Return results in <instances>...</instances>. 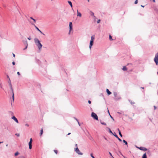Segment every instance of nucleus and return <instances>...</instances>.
I'll list each match as a JSON object with an SVG mask.
<instances>
[{
	"instance_id": "obj_1",
	"label": "nucleus",
	"mask_w": 158,
	"mask_h": 158,
	"mask_svg": "<svg viewBox=\"0 0 158 158\" xmlns=\"http://www.w3.org/2000/svg\"><path fill=\"white\" fill-rule=\"evenodd\" d=\"M34 41L39 49L40 50L42 48V45L40 43V41L37 38H35L34 39Z\"/></svg>"
},
{
	"instance_id": "obj_2",
	"label": "nucleus",
	"mask_w": 158,
	"mask_h": 158,
	"mask_svg": "<svg viewBox=\"0 0 158 158\" xmlns=\"http://www.w3.org/2000/svg\"><path fill=\"white\" fill-rule=\"evenodd\" d=\"M154 60L156 64L157 65L158 64V52L156 54Z\"/></svg>"
},
{
	"instance_id": "obj_3",
	"label": "nucleus",
	"mask_w": 158,
	"mask_h": 158,
	"mask_svg": "<svg viewBox=\"0 0 158 158\" xmlns=\"http://www.w3.org/2000/svg\"><path fill=\"white\" fill-rule=\"evenodd\" d=\"M91 116L94 119L97 120H98V117L97 115L94 112L92 113Z\"/></svg>"
},
{
	"instance_id": "obj_4",
	"label": "nucleus",
	"mask_w": 158,
	"mask_h": 158,
	"mask_svg": "<svg viewBox=\"0 0 158 158\" xmlns=\"http://www.w3.org/2000/svg\"><path fill=\"white\" fill-rule=\"evenodd\" d=\"M75 151L78 155H82L83 154L81 152H80L78 148V147H77V148L75 149Z\"/></svg>"
},
{
	"instance_id": "obj_5",
	"label": "nucleus",
	"mask_w": 158,
	"mask_h": 158,
	"mask_svg": "<svg viewBox=\"0 0 158 158\" xmlns=\"http://www.w3.org/2000/svg\"><path fill=\"white\" fill-rule=\"evenodd\" d=\"M137 148L141 150L145 151H147V149L146 148L144 147H140Z\"/></svg>"
},
{
	"instance_id": "obj_6",
	"label": "nucleus",
	"mask_w": 158,
	"mask_h": 158,
	"mask_svg": "<svg viewBox=\"0 0 158 158\" xmlns=\"http://www.w3.org/2000/svg\"><path fill=\"white\" fill-rule=\"evenodd\" d=\"M11 118L13 119L16 123H19V122L18 121V119L15 116H13Z\"/></svg>"
},
{
	"instance_id": "obj_7",
	"label": "nucleus",
	"mask_w": 158,
	"mask_h": 158,
	"mask_svg": "<svg viewBox=\"0 0 158 158\" xmlns=\"http://www.w3.org/2000/svg\"><path fill=\"white\" fill-rule=\"evenodd\" d=\"M94 41H92V40H90V44H89V48L90 49H91V48L93 44Z\"/></svg>"
},
{
	"instance_id": "obj_8",
	"label": "nucleus",
	"mask_w": 158,
	"mask_h": 158,
	"mask_svg": "<svg viewBox=\"0 0 158 158\" xmlns=\"http://www.w3.org/2000/svg\"><path fill=\"white\" fill-rule=\"evenodd\" d=\"M34 26L35 27L36 29L38 31H39L41 34H43V35H44V34L39 29V28L37 27L35 25H34Z\"/></svg>"
},
{
	"instance_id": "obj_9",
	"label": "nucleus",
	"mask_w": 158,
	"mask_h": 158,
	"mask_svg": "<svg viewBox=\"0 0 158 158\" xmlns=\"http://www.w3.org/2000/svg\"><path fill=\"white\" fill-rule=\"evenodd\" d=\"M114 134L113 135L116 138L118 139V140L119 141H122V140L120 139L117 136V135L115 134V133L114 132Z\"/></svg>"
},
{
	"instance_id": "obj_10",
	"label": "nucleus",
	"mask_w": 158,
	"mask_h": 158,
	"mask_svg": "<svg viewBox=\"0 0 158 158\" xmlns=\"http://www.w3.org/2000/svg\"><path fill=\"white\" fill-rule=\"evenodd\" d=\"M114 96L115 98V99H119V98H117V97L118 95V94L117 92H114Z\"/></svg>"
},
{
	"instance_id": "obj_11",
	"label": "nucleus",
	"mask_w": 158,
	"mask_h": 158,
	"mask_svg": "<svg viewBox=\"0 0 158 158\" xmlns=\"http://www.w3.org/2000/svg\"><path fill=\"white\" fill-rule=\"evenodd\" d=\"M69 26L70 31L72 29V22H70L69 23Z\"/></svg>"
},
{
	"instance_id": "obj_12",
	"label": "nucleus",
	"mask_w": 158,
	"mask_h": 158,
	"mask_svg": "<svg viewBox=\"0 0 158 158\" xmlns=\"http://www.w3.org/2000/svg\"><path fill=\"white\" fill-rule=\"evenodd\" d=\"M9 86L10 87V90H11V92H13L14 90H13V88L12 87V86L11 83H10V84H9Z\"/></svg>"
},
{
	"instance_id": "obj_13",
	"label": "nucleus",
	"mask_w": 158,
	"mask_h": 158,
	"mask_svg": "<svg viewBox=\"0 0 158 158\" xmlns=\"http://www.w3.org/2000/svg\"><path fill=\"white\" fill-rule=\"evenodd\" d=\"M24 43H25L26 44V47L25 48H24L23 49V50H25V49H26L27 48V40H25L24 41Z\"/></svg>"
},
{
	"instance_id": "obj_14",
	"label": "nucleus",
	"mask_w": 158,
	"mask_h": 158,
	"mask_svg": "<svg viewBox=\"0 0 158 158\" xmlns=\"http://www.w3.org/2000/svg\"><path fill=\"white\" fill-rule=\"evenodd\" d=\"M32 142H29L28 143L29 146V148L30 149H31L32 148Z\"/></svg>"
},
{
	"instance_id": "obj_15",
	"label": "nucleus",
	"mask_w": 158,
	"mask_h": 158,
	"mask_svg": "<svg viewBox=\"0 0 158 158\" xmlns=\"http://www.w3.org/2000/svg\"><path fill=\"white\" fill-rule=\"evenodd\" d=\"M77 16H79L80 17H81V14L80 12H78V10H77Z\"/></svg>"
},
{
	"instance_id": "obj_16",
	"label": "nucleus",
	"mask_w": 158,
	"mask_h": 158,
	"mask_svg": "<svg viewBox=\"0 0 158 158\" xmlns=\"http://www.w3.org/2000/svg\"><path fill=\"white\" fill-rule=\"evenodd\" d=\"M106 91L109 95L110 94H111V92L109 91L108 89H106Z\"/></svg>"
},
{
	"instance_id": "obj_17",
	"label": "nucleus",
	"mask_w": 158,
	"mask_h": 158,
	"mask_svg": "<svg viewBox=\"0 0 158 158\" xmlns=\"http://www.w3.org/2000/svg\"><path fill=\"white\" fill-rule=\"evenodd\" d=\"M12 98L13 99V102H14V91L12 92Z\"/></svg>"
},
{
	"instance_id": "obj_18",
	"label": "nucleus",
	"mask_w": 158,
	"mask_h": 158,
	"mask_svg": "<svg viewBox=\"0 0 158 158\" xmlns=\"http://www.w3.org/2000/svg\"><path fill=\"white\" fill-rule=\"evenodd\" d=\"M142 158H147V155L146 153H145L143 154L142 156Z\"/></svg>"
},
{
	"instance_id": "obj_19",
	"label": "nucleus",
	"mask_w": 158,
	"mask_h": 158,
	"mask_svg": "<svg viewBox=\"0 0 158 158\" xmlns=\"http://www.w3.org/2000/svg\"><path fill=\"white\" fill-rule=\"evenodd\" d=\"M95 39L94 35L92 36L91 37V39L90 40L94 41Z\"/></svg>"
},
{
	"instance_id": "obj_20",
	"label": "nucleus",
	"mask_w": 158,
	"mask_h": 158,
	"mask_svg": "<svg viewBox=\"0 0 158 158\" xmlns=\"http://www.w3.org/2000/svg\"><path fill=\"white\" fill-rule=\"evenodd\" d=\"M118 131L119 134V135H120V136L121 137H122L123 135H122V134H121V131H120V130H119V129H118Z\"/></svg>"
},
{
	"instance_id": "obj_21",
	"label": "nucleus",
	"mask_w": 158,
	"mask_h": 158,
	"mask_svg": "<svg viewBox=\"0 0 158 158\" xmlns=\"http://www.w3.org/2000/svg\"><path fill=\"white\" fill-rule=\"evenodd\" d=\"M122 69L123 71H126L127 70V69L126 66H124L123 67Z\"/></svg>"
},
{
	"instance_id": "obj_22",
	"label": "nucleus",
	"mask_w": 158,
	"mask_h": 158,
	"mask_svg": "<svg viewBox=\"0 0 158 158\" xmlns=\"http://www.w3.org/2000/svg\"><path fill=\"white\" fill-rule=\"evenodd\" d=\"M68 2L69 3V4L70 5V6H71V7L72 8V7H73V6H72V2H71V1H68Z\"/></svg>"
},
{
	"instance_id": "obj_23",
	"label": "nucleus",
	"mask_w": 158,
	"mask_h": 158,
	"mask_svg": "<svg viewBox=\"0 0 158 158\" xmlns=\"http://www.w3.org/2000/svg\"><path fill=\"white\" fill-rule=\"evenodd\" d=\"M129 101L130 102L131 104L132 105H133L134 104H135V102H132V101H131L130 100H129Z\"/></svg>"
},
{
	"instance_id": "obj_24",
	"label": "nucleus",
	"mask_w": 158,
	"mask_h": 158,
	"mask_svg": "<svg viewBox=\"0 0 158 158\" xmlns=\"http://www.w3.org/2000/svg\"><path fill=\"white\" fill-rule=\"evenodd\" d=\"M19 154V152H17L15 153V156H16L17 155H18Z\"/></svg>"
},
{
	"instance_id": "obj_25",
	"label": "nucleus",
	"mask_w": 158,
	"mask_h": 158,
	"mask_svg": "<svg viewBox=\"0 0 158 158\" xmlns=\"http://www.w3.org/2000/svg\"><path fill=\"white\" fill-rule=\"evenodd\" d=\"M109 39L110 40H113V39L112 38V36H111V35H109Z\"/></svg>"
},
{
	"instance_id": "obj_26",
	"label": "nucleus",
	"mask_w": 158,
	"mask_h": 158,
	"mask_svg": "<svg viewBox=\"0 0 158 158\" xmlns=\"http://www.w3.org/2000/svg\"><path fill=\"white\" fill-rule=\"evenodd\" d=\"M123 142L124 143H125V144L126 145H127V142L125 140H123Z\"/></svg>"
},
{
	"instance_id": "obj_27",
	"label": "nucleus",
	"mask_w": 158,
	"mask_h": 158,
	"mask_svg": "<svg viewBox=\"0 0 158 158\" xmlns=\"http://www.w3.org/2000/svg\"><path fill=\"white\" fill-rule=\"evenodd\" d=\"M108 129H109V132L110 133L114 135V134L113 133V132H112V131H111V130H110V128H108Z\"/></svg>"
},
{
	"instance_id": "obj_28",
	"label": "nucleus",
	"mask_w": 158,
	"mask_h": 158,
	"mask_svg": "<svg viewBox=\"0 0 158 158\" xmlns=\"http://www.w3.org/2000/svg\"><path fill=\"white\" fill-rule=\"evenodd\" d=\"M101 124H102V125H106V123H104V122H101Z\"/></svg>"
},
{
	"instance_id": "obj_29",
	"label": "nucleus",
	"mask_w": 158,
	"mask_h": 158,
	"mask_svg": "<svg viewBox=\"0 0 158 158\" xmlns=\"http://www.w3.org/2000/svg\"><path fill=\"white\" fill-rule=\"evenodd\" d=\"M120 153L124 158H127V157H126L124 156H123V155L121 153V152H120Z\"/></svg>"
},
{
	"instance_id": "obj_30",
	"label": "nucleus",
	"mask_w": 158,
	"mask_h": 158,
	"mask_svg": "<svg viewBox=\"0 0 158 158\" xmlns=\"http://www.w3.org/2000/svg\"><path fill=\"white\" fill-rule=\"evenodd\" d=\"M43 129H42L41 130V131H40V134L41 135H42L43 133Z\"/></svg>"
},
{
	"instance_id": "obj_31",
	"label": "nucleus",
	"mask_w": 158,
	"mask_h": 158,
	"mask_svg": "<svg viewBox=\"0 0 158 158\" xmlns=\"http://www.w3.org/2000/svg\"><path fill=\"white\" fill-rule=\"evenodd\" d=\"M8 83H9V84H10V83H11L10 79H8Z\"/></svg>"
},
{
	"instance_id": "obj_32",
	"label": "nucleus",
	"mask_w": 158,
	"mask_h": 158,
	"mask_svg": "<svg viewBox=\"0 0 158 158\" xmlns=\"http://www.w3.org/2000/svg\"><path fill=\"white\" fill-rule=\"evenodd\" d=\"M90 156L92 158H95V157L93 156L92 153L90 154Z\"/></svg>"
},
{
	"instance_id": "obj_33",
	"label": "nucleus",
	"mask_w": 158,
	"mask_h": 158,
	"mask_svg": "<svg viewBox=\"0 0 158 158\" xmlns=\"http://www.w3.org/2000/svg\"><path fill=\"white\" fill-rule=\"evenodd\" d=\"M54 151L56 154H57V150H54Z\"/></svg>"
},
{
	"instance_id": "obj_34",
	"label": "nucleus",
	"mask_w": 158,
	"mask_h": 158,
	"mask_svg": "<svg viewBox=\"0 0 158 158\" xmlns=\"http://www.w3.org/2000/svg\"><path fill=\"white\" fill-rule=\"evenodd\" d=\"M138 0H136L135 2V4H136L138 3Z\"/></svg>"
},
{
	"instance_id": "obj_35",
	"label": "nucleus",
	"mask_w": 158,
	"mask_h": 158,
	"mask_svg": "<svg viewBox=\"0 0 158 158\" xmlns=\"http://www.w3.org/2000/svg\"><path fill=\"white\" fill-rule=\"evenodd\" d=\"M74 119H75V120L77 121V122L78 121V119H77V118H75V117H74Z\"/></svg>"
},
{
	"instance_id": "obj_36",
	"label": "nucleus",
	"mask_w": 158,
	"mask_h": 158,
	"mask_svg": "<svg viewBox=\"0 0 158 158\" xmlns=\"http://www.w3.org/2000/svg\"><path fill=\"white\" fill-rule=\"evenodd\" d=\"M15 135L18 137H19V134L18 133H16L15 134Z\"/></svg>"
},
{
	"instance_id": "obj_37",
	"label": "nucleus",
	"mask_w": 158,
	"mask_h": 158,
	"mask_svg": "<svg viewBox=\"0 0 158 158\" xmlns=\"http://www.w3.org/2000/svg\"><path fill=\"white\" fill-rule=\"evenodd\" d=\"M100 19H99L98 20L97 23H100Z\"/></svg>"
},
{
	"instance_id": "obj_38",
	"label": "nucleus",
	"mask_w": 158,
	"mask_h": 158,
	"mask_svg": "<svg viewBox=\"0 0 158 158\" xmlns=\"http://www.w3.org/2000/svg\"><path fill=\"white\" fill-rule=\"evenodd\" d=\"M30 142H32V139L31 138L30 139Z\"/></svg>"
},
{
	"instance_id": "obj_39",
	"label": "nucleus",
	"mask_w": 158,
	"mask_h": 158,
	"mask_svg": "<svg viewBox=\"0 0 158 158\" xmlns=\"http://www.w3.org/2000/svg\"><path fill=\"white\" fill-rule=\"evenodd\" d=\"M12 63V64L13 65H15V61H13Z\"/></svg>"
},
{
	"instance_id": "obj_40",
	"label": "nucleus",
	"mask_w": 158,
	"mask_h": 158,
	"mask_svg": "<svg viewBox=\"0 0 158 158\" xmlns=\"http://www.w3.org/2000/svg\"><path fill=\"white\" fill-rule=\"evenodd\" d=\"M17 73L19 75H20V73L19 72H18Z\"/></svg>"
},
{
	"instance_id": "obj_41",
	"label": "nucleus",
	"mask_w": 158,
	"mask_h": 158,
	"mask_svg": "<svg viewBox=\"0 0 158 158\" xmlns=\"http://www.w3.org/2000/svg\"><path fill=\"white\" fill-rule=\"evenodd\" d=\"M109 153L110 154V156H112V157H113V156H112V155L111 153L110 152H109Z\"/></svg>"
},
{
	"instance_id": "obj_42",
	"label": "nucleus",
	"mask_w": 158,
	"mask_h": 158,
	"mask_svg": "<svg viewBox=\"0 0 158 158\" xmlns=\"http://www.w3.org/2000/svg\"><path fill=\"white\" fill-rule=\"evenodd\" d=\"M94 13L93 12H91V15H92L94 16Z\"/></svg>"
},
{
	"instance_id": "obj_43",
	"label": "nucleus",
	"mask_w": 158,
	"mask_h": 158,
	"mask_svg": "<svg viewBox=\"0 0 158 158\" xmlns=\"http://www.w3.org/2000/svg\"><path fill=\"white\" fill-rule=\"evenodd\" d=\"M29 40H31V38L30 37H29L27 38Z\"/></svg>"
},
{
	"instance_id": "obj_44",
	"label": "nucleus",
	"mask_w": 158,
	"mask_h": 158,
	"mask_svg": "<svg viewBox=\"0 0 158 158\" xmlns=\"http://www.w3.org/2000/svg\"><path fill=\"white\" fill-rule=\"evenodd\" d=\"M154 109L155 110H156V107L155 106H154Z\"/></svg>"
},
{
	"instance_id": "obj_45",
	"label": "nucleus",
	"mask_w": 158,
	"mask_h": 158,
	"mask_svg": "<svg viewBox=\"0 0 158 158\" xmlns=\"http://www.w3.org/2000/svg\"><path fill=\"white\" fill-rule=\"evenodd\" d=\"M88 102V103L89 104H91V102L90 100H89Z\"/></svg>"
},
{
	"instance_id": "obj_46",
	"label": "nucleus",
	"mask_w": 158,
	"mask_h": 158,
	"mask_svg": "<svg viewBox=\"0 0 158 158\" xmlns=\"http://www.w3.org/2000/svg\"><path fill=\"white\" fill-rule=\"evenodd\" d=\"M33 21H34V22L35 23V22H36V20H35V19H33Z\"/></svg>"
},
{
	"instance_id": "obj_47",
	"label": "nucleus",
	"mask_w": 158,
	"mask_h": 158,
	"mask_svg": "<svg viewBox=\"0 0 158 158\" xmlns=\"http://www.w3.org/2000/svg\"><path fill=\"white\" fill-rule=\"evenodd\" d=\"M7 77L9 79H10L8 75H7Z\"/></svg>"
},
{
	"instance_id": "obj_48",
	"label": "nucleus",
	"mask_w": 158,
	"mask_h": 158,
	"mask_svg": "<svg viewBox=\"0 0 158 158\" xmlns=\"http://www.w3.org/2000/svg\"><path fill=\"white\" fill-rule=\"evenodd\" d=\"M25 126H27V127H28L29 126V125L27 124H25Z\"/></svg>"
},
{
	"instance_id": "obj_49",
	"label": "nucleus",
	"mask_w": 158,
	"mask_h": 158,
	"mask_svg": "<svg viewBox=\"0 0 158 158\" xmlns=\"http://www.w3.org/2000/svg\"><path fill=\"white\" fill-rule=\"evenodd\" d=\"M13 56L14 57H15V55L14 54V53H13Z\"/></svg>"
},
{
	"instance_id": "obj_50",
	"label": "nucleus",
	"mask_w": 158,
	"mask_h": 158,
	"mask_svg": "<svg viewBox=\"0 0 158 158\" xmlns=\"http://www.w3.org/2000/svg\"><path fill=\"white\" fill-rule=\"evenodd\" d=\"M77 123H78V125H79V126H80V123H79V121H78V122H77Z\"/></svg>"
},
{
	"instance_id": "obj_51",
	"label": "nucleus",
	"mask_w": 158,
	"mask_h": 158,
	"mask_svg": "<svg viewBox=\"0 0 158 158\" xmlns=\"http://www.w3.org/2000/svg\"><path fill=\"white\" fill-rule=\"evenodd\" d=\"M107 110H108V112L109 113V114L110 115V113H109V110H108V108H107Z\"/></svg>"
},
{
	"instance_id": "obj_52",
	"label": "nucleus",
	"mask_w": 158,
	"mask_h": 158,
	"mask_svg": "<svg viewBox=\"0 0 158 158\" xmlns=\"http://www.w3.org/2000/svg\"><path fill=\"white\" fill-rule=\"evenodd\" d=\"M152 1L154 2H155V0H152Z\"/></svg>"
},
{
	"instance_id": "obj_53",
	"label": "nucleus",
	"mask_w": 158,
	"mask_h": 158,
	"mask_svg": "<svg viewBox=\"0 0 158 158\" xmlns=\"http://www.w3.org/2000/svg\"><path fill=\"white\" fill-rule=\"evenodd\" d=\"M71 134L70 133H69L67 135H69Z\"/></svg>"
},
{
	"instance_id": "obj_54",
	"label": "nucleus",
	"mask_w": 158,
	"mask_h": 158,
	"mask_svg": "<svg viewBox=\"0 0 158 158\" xmlns=\"http://www.w3.org/2000/svg\"><path fill=\"white\" fill-rule=\"evenodd\" d=\"M30 19H32L33 20V19H34L32 17H30Z\"/></svg>"
},
{
	"instance_id": "obj_55",
	"label": "nucleus",
	"mask_w": 158,
	"mask_h": 158,
	"mask_svg": "<svg viewBox=\"0 0 158 158\" xmlns=\"http://www.w3.org/2000/svg\"><path fill=\"white\" fill-rule=\"evenodd\" d=\"M77 144H75V146L77 147Z\"/></svg>"
},
{
	"instance_id": "obj_56",
	"label": "nucleus",
	"mask_w": 158,
	"mask_h": 158,
	"mask_svg": "<svg viewBox=\"0 0 158 158\" xmlns=\"http://www.w3.org/2000/svg\"><path fill=\"white\" fill-rule=\"evenodd\" d=\"M110 115V117L111 118H113Z\"/></svg>"
},
{
	"instance_id": "obj_57",
	"label": "nucleus",
	"mask_w": 158,
	"mask_h": 158,
	"mask_svg": "<svg viewBox=\"0 0 158 158\" xmlns=\"http://www.w3.org/2000/svg\"><path fill=\"white\" fill-rule=\"evenodd\" d=\"M141 6L142 7H144V6H142V5H141Z\"/></svg>"
},
{
	"instance_id": "obj_58",
	"label": "nucleus",
	"mask_w": 158,
	"mask_h": 158,
	"mask_svg": "<svg viewBox=\"0 0 158 158\" xmlns=\"http://www.w3.org/2000/svg\"><path fill=\"white\" fill-rule=\"evenodd\" d=\"M141 88L143 89H144V88H143V87H141Z\"/></svg>"
},
{
	"instance_id": "obj_59",
	"label": "nucleus",
	"mask_w": 158,
	"mask_h": 158,
	"mask_svg": "<svg viewBox=\"0 0 158 158\" xmlns=\"http://www.w3.org/2000/svg\"><path fill=\"white\" fill-rule=\"evenodd\" d=\"M87 1H88V2H89V0H88Z\"/></svg>"
},
{
	"instance_id": "obj_60",
	"label": "nucleus",
	"mask_w": 158,
	"mask_h": 158,
	"mask_svg": "<svg viewBox=\"0 0 158 158\" xmlns=\"http://www.w3.org/2000/svg\"><path fill=\"white\" fill-rule=\"evenodd\" d=\"M10 113H12V114H13V113H12V112H10Z\"/></svg>"
},
{
	"instance_id": "obj_61",
	"label": "nucleus",
	"mask_w": 158,
	"mask_h": 158,
	"mask_svg": "<svg viewBox=\"0 0 158 158\" xmlns=\"http://www.w3.org/2000/svg\"><path fill=\"white\" fill-rule=\"evenodd\" d=\"M118 113L119 114H120V113H119V112H118Z\"/></svg>"
},
{
	"instance_id": "obj_62",
	"label": "nucleus",
	"mask_w": 158,
	"mask_h": 158,
	"mask_svg": "<svg viewBox=\"0 0 158 158\" xmlns=\"http://www.w3.org/2000/svg\"><path fill=\"white\" fill-rule=\"evenodd\" d=\"M157 74L158 75V72H157Z\"/></svg>"
},
{
	"instance_id": "obj_63",
	"label": "nucleus",
	"mask_w": 158,
	"mask_h": 158,
	"mask_svg": "<svg viewBox=\"0 0 158 158\" xmlns=\"http://www.w3.org/2000/svg\"><path fill=\"white\" fill-rule=\"evenodd\" d=\"M151 1H152V0H150Z\"/></svg>"
}]
</instances>
